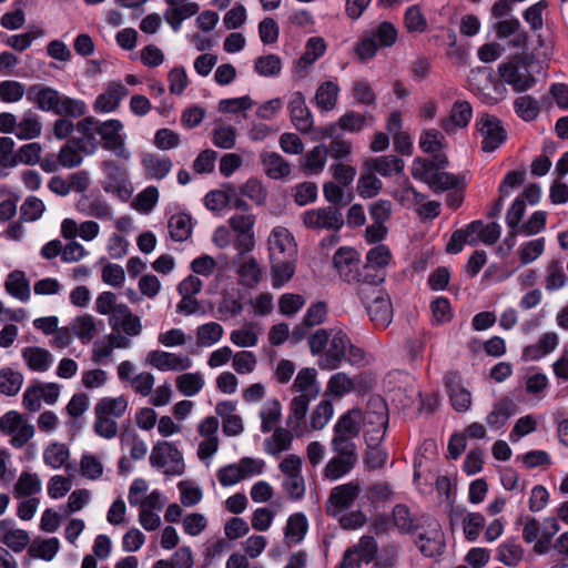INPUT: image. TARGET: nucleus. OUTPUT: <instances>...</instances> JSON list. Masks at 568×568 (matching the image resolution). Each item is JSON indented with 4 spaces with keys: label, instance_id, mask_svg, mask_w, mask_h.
<instances>
[{
    "label": "nucleus",
    "instance_id": "obj_42",
    "mask_svg": "<svg viewBox=\"0 0 568 568\" xmlns=\"http://www.w3.org/2000/svg\"><path fill=\"white\" fill-rule=\"evenodd\" d=\"M42 124L39 115L32 111H27L17 125L16 136L20 140H31L41 134Z\"/></svg>",
    "mask_w": 568,
    "mask_h": 568
},
{
    "label": "nucleus",
    "instance_id": "obj_48",
    "mask_svg": "<svg viewBox=\"0 0 568 568\" xmlns=\"http://www.w3.org/2000/svg\"><path fill=\"white\" fill-rule=\"evenodd\" d=\"M524 557V549L515 540H506L497 549V559L506 566H517Z\"/></svg>",
    "mask_w": 568,
    "mask_h": 568
},
{
    "label": "nucleus",
    "instance_id": "obj_59",
    "mask_svg": "<svg viewBox=\"0 0 568 568\" xmlns=\"http://www.w3.org/2000/svg\"><path fill=\"white\" fill-rule=\"evenodd\" d=\"M446 145L445 136L436 129L425 130L419 138V148L425 153H436Z\"/></svg>",
    "mask_w": 568,
    "mask_h": 568
},
{
    "label": "nucleus",
    "instance_id": "obj_55",
    "mask_svg": "<svg viewBox=\"0 0 568 568\" xmlns=\"http://www.w3.org/2000/svg\"><path fill=\"white\" fill-rule=\"evenodd\" d=\"M87 111L88 106L83 100L61 94L55 114L61 116L67 115L71 118H80L83 116Z\"/></svg>",
    "mask_w": 568,
    "mask_h": 568
},
{
    "label": "nucleus",
    "instance_id": "obj_32",
    "mask_svg": "<svg viewBox=\"0 0 568 568\" xmlns=\"http://www.w3.org/2000/svg\"><path fill=\"white\" fill-rule=\"evenodd\" d=\"M393 524L403 534H415L420 527V518L414 516L405 504H397L392 513Z\"/></svg>",
    "mask_w": 568,
    "mask_h": 568
},
{
    "label": "nucleus",
    "instance_id": "obj_9",
    "mask_svg": "<svg viewBox=\"0 0 568 568\" xmlns=\"http://www.w3.org/2000/svg\"><path fill=\"white\" fill-rule=\"evenodd\" d=\"M101 169L106 179L103 183V190L106 193H115L123 200L128 199L132 193V187L126 170L113 160L103 161Z\"/></svg>",
    "mask_w": 568,
    "mask_h": 568
},
{
    "label": "nucleus",
    "instance_id": "obj_51",
    "mask_svg": "<svg viewBox=\"0 0 568 568\" xmlns=\"http://www.w3.org/2000/svg\"><path fill=\"white\" fill-rule=\"evenodd\" d=\"M175 383L178 390L187 397L196 395L204 386V379L199 372L182 374L178 376Z\"/></svg>",
    "mask_w": 568,
    "mask_h": 568
},
{
    "label": "nucleus",
    "instance_id": "obj_53",
    "mask_svg": "<svg viewBox=\"0 0 568 568\" xmlns=\"http://www.w3.org/2000/svg\"><path fill=\"white\" fill-rule=\"evenodd\" d=\"M514 109L516 114L527 122L535 120L540 112L538 101L531 95H521L516 98L514 101Z\"/></svg>",
    "mask_w": 568,
    "mask_h": 568
},
{
    "label": "nucleus",
    "instance_id": "obj_45",
    "mask_svg": "<svg viewBox=\"0 0 568 568\" xmlns=\"http://www.w3.org/2000/svg\"><path fill=\"white\" fill-rule=\"evenodd\" d=\"M326 50V44L323 38L321 37H312L307 40L305 45V52L297 61V65L301 69H305L313 64L317 59H320Z\"/></svg>",
    "mask_w": 568,
    "mask_h": 568
},
{
    "label": "nucleus",
    "instance_id": "obj_2",
    "mask_svg": "<svg viewBox=\"0 0 568 568\" xmlns=\"http://www.w3.org/2000/svg\"><path fill=\"white\" fill-rule=\"evenodd\" d=\"M128 407V398L123 395L99 399L94 406L93 432L105 439L114 438L119 432L116 419L125 414Z\"/></svg>",
    "mask_w": 568,
    "mask_h": 568
},
{
    "label": "nucleus",
    "instance_id": "obj_46",
    "mask_svg": "<svg viewBox=\"0 0 568 568\" xmlns=\"http://www.w3.org/2000/svg\"><path fill=\"white\" fill-rule=\"evenodd\" d=\"M72 329L82 343H89L98 333L97 321L89 314L78 316L73 321Z\"/></svg>",
    "mask_w": 568,
    "mask_h": 568
},
{
    "label": "nucleus",
    "instance_id": "obj_57",
    "mask_svg": "<svg viewBox=\"0 0 568 568\" xmlns=\"http://www.w3.org/2000/svg\"><path fill=\"white\" fill-rule=\"evenodd\" d=\"M41 490V480L37 474L21 473L16 486L14 495L20 496H32Z\"/></svg>",
    "mask_w": 568,
    "mask_h": 568
},
{
    "label": "nucleus",
    "instance_id": "obj_16",
    "mask_svg": "<svg viewBox=\"0 0 568 568\" xmlns=\"http://www.w3.org/2000/svg\"><path fill=\"white\" fill-rule=\"evenodd\" d=\"M362 414L358 409L343 414L334 426V435L331 440L345 442L347 445H356L353 439L361 433Z\"/></svg>",
    "mask_w": 568,
    "mask_h": 568
},
{
    "label": "nucleus",
    "instance_id": "obj_3",
    "mask_svg": "<svg viewBox=\"0 0 568 568\" xmlns=\"http://www.w3.org/2000/svg\"><path fill=\"white\" fill-rule=\"evenodd\" d=\"M331 448L335 454L325 465L323 477L329 481L338 480L348 475L358 462L356 445L345 442L331 440Z\"/></svg>",
    "mask_w": 568,
    "mask_h": 568
},
{
    "label": "nucleus",
    "instance_id": "obj_21",
    "mask_svg": "<svg viewBox=\"0 0 568 568\" xmlns=\"http://www.w3.org/2000/svg\"><path fill=\"white\" fill-rule=\"evenodd\" d=\"M164 2L169 6L164 12V19L175 32L181 29L185 19L195 16L200 10L199 4L190 0H164Z\"/></svg>",
    "mask_w": 568,
    "mask_h": 568
},
{
    "label": "nucleus",
    "instance_id": "obj_29",
    "mask_svg": "<svg viewBox=\"0 0 568 568\" xmlns=\"http://www.w3.org/2000/svg\"><path fill=\"white\" fill-rule=\"evenodd\" d=\"M273 430V435L264 440V450L268 455L277 456L291 448L295 433L288 427H277Z\"/></svg>",
    "mask_w": 568,
    "mask_h": 568
},
{
    "label": "nucleus",
    "instance_id": "obj_52",
    "mask_svg": "<svg viewBox=\"0 0 568 568\" xmlns=\"http://www.w3.org/2000/svg\"><path fill=\"white\" fill-rule=\"evenodd\" d=\"M23 383V376L20 372L13 371L10 367H4L0 371V393L7 396L16 395Z\"/></svg>",
    "mask_w": 568,
    "mask_h": 568
},
{
    "label": "nucleus",
    "instance_id": "obj_37",
    "mask_svg": "<svg viewBox=\"0 0 568 568\" xmlns=\"http://www.w3.org/2000/svg\"><path fill=\"white\" fill-rule=\"evenodd\" d=\"M282 417V405L278 399H268L264 403L260 410L261 432L266 434L277 428Z\"/></svg>",
    "mask_w": 568,
    "mask_h": 568
},
{
    "label": "nucleus",
    "instance_id": "obj_30",
    "mask_svg": "<svg viewBox=\"0 0 568 568\" xmlns=\"http://www.w3.org/2000/svg\"><path fill=\"white\" fill-rule=\"evenodd\" d=\"M271 260V273H272V285L274 288L282 287L287 283L294 275L296 268L297 258H270Z\"/></svg>",
    "mask_w": 568,
    "mask_h": 568
},
{
    "label": "nucleus",
    "instance_id": "obj_54",
    "mask_svg": "<svg viewBox=\"0 0 568 568\" xmlns=\"http://www.w3.org/2000/svg\"><path fill=\"white\" fill-rule=\"evenodd\" d=\"M81 153L83 152L80 150L77 142L70 138L60 149L58 154V162L63 168L68 169L79 166L83 160Z\"/></svg>",
    "mask_w": 568,
    "mask_h": 568
},
{
    "label": "nucleus",
    "instance_id": "obj_17",
    "mask_svg": "<svg viewBox=\"0 0 568 568\" xmlns=\"http://www.w3.org/2000/svg\"><path fill=\"white\" fill-rule=\"evenodd\" d=\"M288 111L293 125L302 133H308L314 124L313 114L306 105L302 92H294L288 102Z\"/></svg>",
    "mask_w": 568,
    "mask_h": 568
},
{
    "label": "nucleus",
    "instance_id": "obj_43",
    "mask_svg": "<svg viewBox=\"0 0 568 568\" xmlns=\"http://www.w3.org/2000/svg\"><path fill=\"white\" fill-rule=\"evenodd\" d=\"M169 232L175 242L187 240L192 232V219L189 214L179 213L169 220Z\"/></svg>",
    "mask_w": 568,
    "mask_h": 568
},
{
    "label": "nucleus",
    "instance_id": "obj_31",
    "mask_svg": "<svg viewBox=\"0 0 568 568\" xmlns=\"http://www.w3.org/2000/svg\"><path fill=\"white\" fill-rule=\"evenodd\" d=\"M313 399L314 398L297 395L291 400L286 426L295 433V436L301 435V425L308 410V405Z\"/></svg>",
    "mask_w": 568,
    "mask_h": 568
},
{
    "label": "nucleus",
    "instance_id": "obj_64",
    "mask_svg": "<svg viewBox=\"0 0 568 568\" xmlns=\"http://www.w3.org/2000/svg\"><path fill=\"white\" fill-rule=\"evenodd\" d=\"M393 488L386 481L374 483L366 491V498L373 505L387 503L393 498Z\"/></svg>",
    "mask_w": 568,
    "mask_h": 568
},
{
    "label": "nucleus",
    "instance_id": "obj_22",
    "mask_svg": "<svg viewBox=\"0 0 568 568\" xmlns=\"http://www.w3.org/2000/svg\"><path fill=\"white\" fill-rule=\"evenodd\" d=\"M473 116V108L468 101L458 100L454 102L448 116L442 119L440 128L446 133H453L458 129L466 128Z\"/></svg>",
    "mask_w": 568,
    "mask_h": 568
},
{
    "label": "nucleus",
    "instance_id": "obj_4",
    "mask_svg": "<svg viewBox=\"0 0 568 568\" xmlns=\"http://www.w3.org/2000/svg\"><path fill=\"white\" fill-rule=\"evenodd\" d=\"M498 73L500 79L515 92H525L536 83V79L529 70L528 59L524 55H516L510 61L500 63Z\"/></svg>",
    "mask_w": 568,
    "mask_h": 568
},
{
    "label": "nucleus",
    "instance_id": "obj_40",
    "mask_svg": "<svg viewBox=\"0 0 568 568\" xmlns=\"http://www.w3.org/2000/svg\"><path fill=\"white\" fill-rule=\"evenodd\" d=\"M6 290L11 296L22 302L30 298V284L22 271L16 270L8 275Z\"/></svg>",
    "mask_w": 568,
    "mask_h": 568
},
{
    "label": "nucleus",
    "instance_id": "obj_47",
    "mask_svg": "<svg viewBox=\"0 0 568 568\" xmlns=\"http://www.w3.org/2000/svg\"><path fill=\"white\" fill-rule=\"evenodd\" d=\"M567 275L560 261L552 260L546 268L545 288L549 292L562 288L567 283Z\"/></svg>",
    "mask_w": 568,
    "mask_h": 568
},
{
    "label": "nucleus",
    "instance_id": "obj_41",
    "mask_svg": "<svg viewBox=\"0 0 568 568\" xmlns=\"http://www.w3.org/2000/svg\"><path fill=\"white\" fill-rule=\"evenodd\" d=\"M514 410V402L504 397L494 404L491 412L487 415V424L495 429L501 428Z\"/></svg>",
    "mask_w": 568,
    "mask_h": 568
},
{
    "label": "nucleus",
    "instance_id": "obj_10",
    "mask_svg": "<svg viewBox=\"0 0 568 568\" xmlns=\"http://www.w3.org/2000/svg\"><path fill=\"white\" fill-rule=\"evenodd\" d=\"M361 490V484L358 480H351L335 486L331 489L326 500V513L335 516L341 511L351 508L359 496Z\"/></svg>",
    "mask_w": 568,
    "mask_h": 568
},
{
    "label": "nucleus",
    "instance_id": "obj_60",
    "mask_svg": "<svg viewBox=\"0 0 568 568\" xmlns=\"http://www.w3.org/2000/svg\"><path fill=\"white\" fill-rule=\"evenodd\" d=\"M382 187V181L373 174V171L362 174L357 182V192L363 199L374 197Z\"/></svg>",
    "mask_w": 568,
    "mask_h": 568
},
{
    "label": "nucleus",
    "instance_id": "obj_28",
    "mask_svg": "<svg viewBox=\"0 0 568 568\" xmlns=\"http://www.w3.org/2000/svg\"><path fill=\"white\" fill-rule=\"evenodd\" d=\"M292 390L294 393H300L301 396L315 399L320 393V387L316 382L315 368H302L294 379Z\"/></svg>",
    "mask_w": 568,
    "mask_h": 568
},
{
    "label": "nucleus",
    "instance_id": "obj_50",
    "mask_svg": "<svg viewBox=\"0 0 568 568\" xmlns=\"http://www.w3.org/2000/svg\"><path fill=\"white\" fill-rule=\"evenodd\" d=\"M462 184V179L449 172H434L427 182L429 189L435 193H442Z\"/></svg>",
    "mask_w": 568,
    "mask_h": 568
},
{
    "label": "nucleus",
    "instance_id": "obj_6",
    "mask_svg": "<svg viewBox=\"0 0 568 568\" xmlns=\"http://www.w3.org/2000/svg\"><path fill=\"white\" fill-rule=\"evenodd\" d=\"M123 124L118 119H110L101 122L98 120V134L101 136L102 146L115 156L129 160L130 151L125 148L124 138L121 135Z\"/></svg>",
    "mask_w": 568,
    "mask_h": 568
},
{
    "label": "nucleus",
    "instance_id": "obj_1",
    "mask_svg": "<svg viewBox=\"0 0 568 568\" xmlns=\"http://www.w3.org/2000/svg\"><path fill=\"white\" fill-rule=\"evenodd\" d=\"M308 346L313 355H320L317 365L322 371H334L343 362L352 365L364 359L362 348L353 345L343 331L318 328L308 336Z\"/></svg>",
    "mask_w": 568,
    "mask_h": 568
},
{
    "label": "nucleus",
    "instance_id": "obj_39",
    "mask_svg": "<svg viewBox=\"0 0 568 568\" xmlns=\"http://www.w3.org/2000/svg\"><path fill=\"white\" fill-rule=\"evenodd\" d=\"M308 524L306 516L302 513L293 514L288 517L284 536L288 544H298L307 532Z\"/></svg>",
    "mask_w": 568,
    "mask_h": 568
},
{
    "label": "nucleus",
    "instance_id": "obj_7",
    "mask_svg": "<svg viewBox=\"0 0 568 568\" xmlns=\"http://www.w3.org/2000/svg\"><path fill=\"white\" fill-rule=\"evenodd\" d=\"M476 128L483 138L481 150L484 152H494L507 140V132L501 121L495 115L480 114Z\"/></svg>",
    "mask_w": 568,
    "mask_h": 568
},
{
    "label": "nucleus",
    "instance_id": "obj_56",
    "mask_svg": "<svg viewBox=\"0 0 568 568\" xmlns=\"http://www.w3.org/2000/svg\"><path fill=\"white\" fill-rule=\"evenodd\" d=\"M159 200V191L151 185L141 191L132 202V207L140 213L149 214L152 212Z\"/></svg>",
    "mask_w": 568,
    "mask_h": 568
},
{
    "label": "nucleus",
    "instance_id": "obj_58",
    "mask_svg": "<svg viewBox=\"0 0 568 568\" xmlns=\"http://www.w3.org/2000/svg\"><path fill=\"white\" fill-rule=\"evenodd\" d=\"M69 458V449L64 444H50L43 453L44 463L54 468H60Z\"/></svg>",
    "mask_w": 568,
    "mask_h": 568
},
{
    "label": "nucleus",
    "instance_id": "obj_62",
    "mask_svg": "<svg viewBox=\"0 0 568 568\" xmlns=\"http://www.w3.org/2000/svg\"><path fill=\"white\" fill-rule=\"evenodd\" d=\"M545 243V237H539L523 243L518 250L521 264L527 265L537 260L544 253Z\"/></svg>",
    "mask_w": 568,
    "mask_h": 568
},
{
    "label": "nucleus",
    "instance_id": "obj_19",
    "mask_svg": "<svg viewBox=\"0 0 568 568\" xmlns=\"http://www.w3.org/2000/svg\"><path fill=\"white\" fill-rule=\"evenodd\" d=\"M148 363L161 372H181L192 366V361L187 356H180L164 351H151L146 356Z\"/></svg>",
    "mask_w": 568,
    "mask_h": 568
},
{
    "label": "nucleus",
    "instance_id": "obj_25",
    "mask_svg": "<svg viewBox=\"0 0 568 568\" xmlns=\"http://www.w3.org/2000/svg\"><path fill=\"white\" fill-rule=\"evenodd\" d=\"M365 308L376 328L385 329L392 323L393 306L388 295L366 304Z\"/></svg>",
    "mask_w": 568,
    "mask_h": 568
},
{
    "label": "nucleus",
    "instance_id": "obj_14",
    "mask_svg": "<svg viewBox=\"0 0 568 568\" xmlns=\"http://www.w3.org/2000/svg\"><path fill=\"white\" fill-rule=\"evenodd\" d=\"M445 387L449 395L450 404L456 412L465 413L471 406V395L462 385V376L457 372H448L444 376Z\"/></svg>",
    "mask_w": 568,
    "mask_h": 568
},
{
    "label": "nucleus",
    "instance_id": "obj_26",
    "mask_svg": "<svg viewBox=\"0 0 568 568\" xmlns=\"http://www.w3.org/2000/svg\"><path fill=\"white\" fill-rule=\"evenodd\" d=\"M366 126V116L355 111H347L337 122L328 124L323 130V135L333 138L338 130L347 132H359Z\"/></svg>",
    "mask_w": 568,
    "mask_h": 568
},
{
    "label": "nucleus",
    "instance_id": "obj_49",
    "mask_svg": "<svg viewBox=\"0 0 568 568\" xmlns=\"http://www.w3.org/2000/svg\"><path fill=\"white\" fill-rule=\"evenodd\" d=\"M223 333L222 325L216 322L200 325L196 329V343L199 346L210 347L222 338Z\"/></svg>",
    "mask_w": 568,
    "mask_h": 568
},
{
    "label": "nucleus",
    "instance_id": "obj_36",
    "mask_svg": "<svg viewBox=\"0 0 568 568\" xmlns=\"http://www.w3.org/2000/svg\"><path fill=\"white\" fill-rule=\"evenodd\" d=\"M142 164L145 169V174L150 179L162 180L172 169V161L169 156H160L149 153L143 160Z\"/></svg>",
    "mask_w": 568,
    "mask_h": 568
},
{
    "label": "nucleus",
    "instance_id": "obj_18",
    "mask_svg": "<svg viewBox=\"0 0 568 568\" xmlns=\"http://www.w3.org/2000/svg\"><path fill=\"white\" fill-rule=\"evenodd\" d=\"M60 98L58 90L44 84H32L27 89V100L44 112L55 114Z\"/></svg>",
    "mask_w": 568,
    "mask_h": 568
},
{
    "label": "nucleus",
    "instance_id": "obj_5",
    "mask_svg": "<svg viewBox=\"0 0 568 568\" xmlns=\"http://www.w3.org/2000/svg\"><path fill=\"white\" fill-rule=\"evenodd\" d=\"M150 464L156 469H163L168 476H180L185 470L182 453L170 442H159L152 448Z\"/></svg>",
    "mask_w": 568,
    "mask_h": 568
},
{
    "label": "nucleus",
    "instance_id": "obj_24",
    "mask_svg": "<svg viewBox=\"0 0 568 568\" xmlns=\"http://www.w3.org/2000/svg\"><path fill=\"white\" fill-rule=\"evenodd\" d=\"M429 529L418 535L417 546L425 557H435L442 554L444 548L443 534L437 523L428 524Z\"/></svg>",
    "mask_w": 568,
    "mask_h": 568
},
{
    "label": "nucleus",
    "instance_id": "obj_23",
    "mask_svg": "<svg viewBox=\"0 0 568 568\" xmlns=\"http://www.w3.org/2000/svg\"><path fill=\"white\" fill-rule=\"evenodd\" d=\"M129 90L121 82H111L105 92L99 94L93 109L98 113H109L118 109L121 100L126 97Z\"/></svg>",
    "mask_w": 568,
    "mask_h": 568
},
{
    "label": "nucleus",
    "instance_id": "obj_44",
    "mask_svg": "<svg viewBox=\"0 0 568 568\" xmlns=\"http://www.w3.org/2000/svg\"><path fill=\"white\" fill-rule=\"evenodd\" d=\"M326 160L327 148L320 144L305 154L302 168L306 174H318L323 171Z\"/></svg>",
    "mask_w": 568,
    "mask_h": 568
},
{
    "label": "nucleus",
    "instance_id": "obj_8",
    "mask_svg": "<svg viewBox=\"0 0 568 568\" xmlns=\"http://www.w3.org/2000/svg\"><path fill=\"white\" fill-rule=\"evenodd\" d=\"M303 223L307 229L338 232L344 225V217L336 206L329 205L305 211Z\"/></svg>",
    "mask_w": 568,
    "mask_h": 568
},
{
    "label": "nucleus",
    "instance_id": "obj_33",
    "mask_svg": "<svg viewBox=\"0 0 568 568\" xmlns=\"http://www.w3.org/2000/svg\"><path fill=\"white\" fill-rule=\"evenodd\" d=\"M77 209L80 213L100 220L111 217V207L101 196H83L79 200Z\"/></svg>",
    "mask_w": 568,
    "mask_h": 568
},
{
    "label": "nucleus",
    "instance_id": "obj_12",
    "mask_svg": "<svg viewBox=\"0 0 568 568\" xmlns=\"http://www.w3.org/2000/svg\"><path fill=\"white\" fill-rule=\"evenodd\" d=\"M363 422L366 426H372L369 432L381 433V436L375 438L377 442L385 437L388 426V408L382 397L376 396L368 400Z\"/></svg>",
    "mask_w": 568,
    "mask_h": 568
},
{
    "label": "nucleus",
    "instance_id": "obj_11",
    "mask_svg": "<svg viewBox=\"0 0 568 568\" xmlns=\"http://www.w3.org/2000/svg\"><path fill=\"white\" fill-rule=\"evenodd\" d=\"M270 258H297V245L285 227L273 229L268 236Z\"/></svg>",
    "mask_w": 568,
    "mask_h": 568
},
{
    "label": "nucleus",
    "instance_id": "obj_63",
    "mask_svg": "<svg viewBox=\"0 0 568 568\" xmlns=\"http://www.w3.org/2000/svg\"><path fill=\"white\" fill-rule=\"evenodd\" d=\"M27 94L24 85L16 80L0 82V100L6 103L18 102Z\"/></svg>",
    "mask_w": 568,
    "mask_h": 568
},
{
    "label": "nucleus",
    "instance_id": "obj_15",
    "mask_svg": "<svg viewBox=\"0 0 568 568\" xmlns=\"http://www.w3.org/2000/svg\"><path fill=\"white\" fill-rule=\"evenodd\" d=\"M75 130L79 133V136L71 139L77 142L78 146L84 154H93L100 145V142L97 139L98 119L92 115L84 116L75 124Z\"/></svg>",
    "mask_w": 568,
    "mask_h": 568
},
{
    "label": "nucleus",
    "instance_id": "obj_13",
    "mask_svg": "<svg viewBox=\"0 0 568 568\" xmlns=\"http://www.w3.org/2000/svg\"><path fill=\"white\" fill-rule=\"evenodd\" d=\"M109 325L113 332H123L128 336H139L143 326L138 315L133 314L130 307L120 303L118 308L109 317Z\"/></svg>",
    "mask_w": 568,
    "mask_h": 568
},
{
    "label": "nucleus",
    "instance_id": "obj_38",
    "mask_svg": "<svg viewBox=\"0 0 568 568\" xmlns=\"http://www.w3.org/2000/svg\"><path fill=\"white\" fill-rule=\"evenodd\" d=\"M339 87L336 82L325 81L321 83L315 93V103L322 111H331L335 109Z\"/></svg>",
    "mask_w": 568,
    "mask_h": 568
},
{
    "label": "nucleus",
    "instance_id": "obj_35",
    "mask_svg": "<svg viewBox=\"0 0 568 568\" xmlns=\"http://www.w3.org/2000/svg\"><path fill=\"white\" fill-rule=\"evenodd\" d=\"M261 161L266 175L271 179H282L291 173L288 162L278 153L264 152L261 154Z\"/></svg>",
    "mask_w": 568,
    "mask_h": 568
},
{
    "label": "nucleus",
    "instance_id": "obj_61",
    "mask_svg": "<svg viewBox=\"0 0 568 568\" xmlns=\"http://www.w3.org/2000/svg\"><path fill=\"white\" fill-rule=\"evenodd\" d=\"M254 70L262 77H276L282 70L281 59L276 54L258 57L255 60Z\"/></svg>",
    "mask_w": 568,
    "mask_h": 568
},
{
    "label": "nucleus",
    "instance_id": "obj_27",
    "mask_svg": "<svg viewBox=\"0 0 568 568\" xmlns=\"http://www.w3.org/2000/svg\"><path fill=\"white\" fill-rule=\"evenodd\" d=\"M364 166L367 171H373L388 178L404 170V161L396 155H383L365 161Z\"/></svg>",
    "mask_w": 568,
    "mask_h": 568
},
{
    "label": "nucleus",
    "instance_id": "obj_20",
    "mask_svg": "<svg viewBox=\"0 0 568 568\" xmlns=\"http://www.w3.org/2000/svg\"><path fill=\"white\" fill-rule=\"evenodd\" d=\"M333 264L345 282H354L359 276L357 252L351 247H339L333 256Z\"/></svg>",
    "mask_w": 568,
    "mask_h": 568
},
{
    "label": "nucleus",
    "instance_id": "obj_34",
    "mask_svg": "<svg viewBox=\"0 0 568 568\" xmlns=\"http://www.w3.org/2000/svg\"><path fill=\"white\" fill-rule=\"evenodd\" d=\"M22 357L31 371L45 372L50 368L53 357L49 351L38 346H29L22 351Z\"/></svg>",
    "mask_w": 568,
    "mask_h": 568
}]
</instances>
